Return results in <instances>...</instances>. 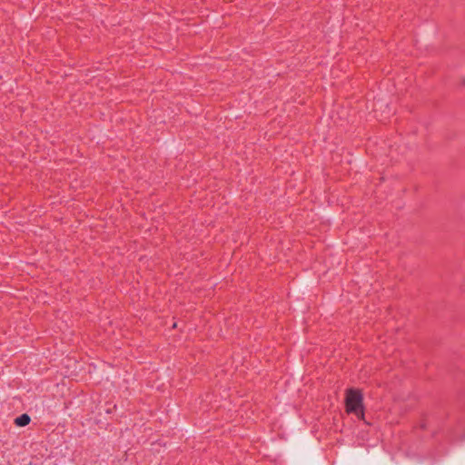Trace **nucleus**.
Masks as SVG:
<instances>
[{
	"label": "nucleus",
	"mask_w": 465,
	"mask_h": 465,
	"mask_svg": "<svg viewBox=\"0 0 465 465\" xmlns=\"http://www.w3.org/2000/svg\"><path fill=\"white\" fill-rule=\"evenodd\" d=\"M362 394L359 390L348 389L346 391L345 406L348 413H354L363 418Z\"/></svg>",
	"instance_id": "f257e3e1"
},
{
	"label": "nucleus",
	"mask_w": 465,
	"mask_h": 465,
	"mask_svg": "<svg viewBox=\"0 0 465 465\" xmlns=\"http://www.w3.org/2000/svg\"><path fill=\"white\" fill-rule=\"evenodd\" d=\"M30 420H31L30 416L26 413H24V414L18 416L15 420V423L19 427H24V426H26L27 424H29Z\"/></svg>",
	"instance_id": "f03ea898"
}]
</instances>
